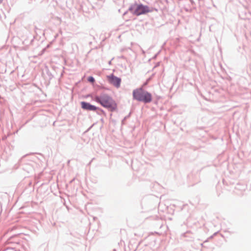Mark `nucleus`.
<instances>
[{"label":"nucleus","instance_id":"obj_6","mask_svg":"<svg viewBox=\"0 0 251 251\" xmlns=\"http://www.w3.org/2000/svg\"><path fill=\"white\" fill-rule=\"evenodd\" d=\"M88 80L92 83H93L95 81V79L92 76H89L88 78Z\"/></svg>","mask_w":251,"mask_h":251},{"label":"nucleus","instance_id":"obj_3","mask_svg":"<svg viewBox=\"0 0 251 251\" xmlns=\"http://www.w3.org/2000/svg\"><path fill=\"white\" fill-rule=\"evenodd\" d=\"M129 11L133 15L139 16L151 12L149 7L142 4L134 3L129 8Z\"/></svg>","mask_w":251,"mask_h":251},{"label":"nucleus","instance_id":"obj_5","mask_svg":"<svg viewBox=\"0 0 251 251\" xmlns=\"http://www.w3.org/2000/svg\"><path fill=\"white\" fill-rule=\"evenodd\" d=\"M81 106L82 109L87 110L96 111L97 109V107L96 106L91 105L89 103H87L85 101L81 102Z\"/></svg>","mask_w":251,"mask_h":251},{"label":"nucleus","instance_id":"obj_1","mask_svg":"<svg viewBox=\"0 0 251 251\" xmlns=\"http://www.w3.org/2000/svg\"><path fill=\"white\" fill-rule=\"evenodd\" d=\"M94 100L110 111H115L117 109V104L115 101L109 95L103 93L100 96L94 97Z\"/></svg>","mask_w":251,"mask_h":251},{"label":"nucleus","instance_id":"obj_7","mask_svg":"<svg viewBox=\"0 0 251 251\" xmlns=\"http://www.w3.org/2000/svg\"><path fill=\"white\" fill-rule=\"evenodd\" d=\"M2 1V0H0V3Z\"/></svg>","mask_w":251,"mask_h":251},{"label":"nucleus","instance_id":"obj_4","mask_svg":"<svg viewBox=\"0 0 251 251\" xmlns=\"http://www.w3.org/2000/svg\"><path fill=\"white\" fill-rule=\"evenodd\" d=\"M107 79L110 84L117 88L120 87L121 82V79L120 78H119L113 75H111L107 76Z\"/></svg>","mask_w":251,"mask_h":251},{"label":"nucleus","instance_id":"obj_2","mask_svg":"<svg viewBox=\"0 0 251 251\" xmlns=\"http://www.w3.org/2000/svg\"><path fill=\"white\" fill-rule=\"evenodd\" d=\"M133 97L134 99L145 103L150 102L152 100L151 94L142 88H138L133 90Z\"/></svg>","mask_w":251,"mask_h":251}]
</instances>
